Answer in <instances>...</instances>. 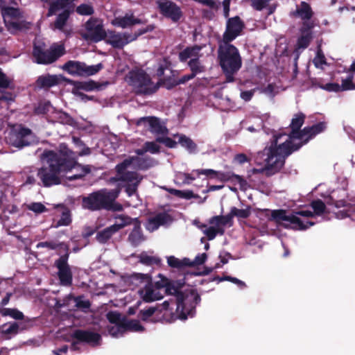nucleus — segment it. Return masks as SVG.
Wrapping results in <instances>:
<instances>
[{
  "instance_id": "obj_1",
  "label": "nucleus",
  "mask_w": 355,
  "mask_h": 355,
  "mask_svg": "<svg viewBox=\"0 0 355 355\" xmlns=\"http://www.w3.org/2000/svg\"><path fill=\"white\" fill-rule=\"evenodd\" d=\"M159 280L154 284L150 282L138 292L141 298L146 302H151L159 300L164 297V293L176 295L177 304L175 312L170 309V302L165 301L162 304L161 311L163 312V318L167 322H173L176 319L186 320L189 317H193L195 314V308L200 302V296L193 288L180 291V284L169 281L162 275H158Z\"/></svg>"
},
{
  "instance_id": "obj_2",
  "label": "nucleus",
  "mask_w": 355,
  "mask_h": 355,
  "mask_svg": "<svg viewBox=\"0 0 355 355\" xmlns=\"http://www.w3.org/2000/svg\"><path fill=\"white\" fill-rule=\"evenodd\" d=\"M41 159L43 167L39 171L38 175L46 187L60 184L62 173L72 169H75L76 173L67 177L70 180L82 178L91 172L90 166L77 163L76 154L64 144L60 146L58 152H44Z\"/></svg>"
},
{
  "instance_id": "obj_3",
  "label": "nucleus",
  "mask_w": 355,
  "mask_h": 355,
  "mask_svg": "<svg viewBox=\"0 0 355 355\" xmlns=\"http://www.w3.org/2000/svg\"><path fill=\"white\" fill-rule=\"evenodd\" d=\"M291 138L286 135L275 136L270 145L266 147L261 153L264 166L249 171V175L256 173L271 175L278 172L283 167L285 158L302 146V143H296L293 145L288 144V139Z\"/></svg>"
},
{
  "instance_id": "obj_4",
  "label": "nucleus",
  "mask_w": 355,
  "mask_h": 355,
  "mask_svg": "<svg viewBox=\"0 0 355 355\" xmlns=\"http://www.w3.org/2000/svg\"><path fill=\"white\" fill-rule=\"evenodd\" d=\"M154 164L151 159H143L138 157H132L125 159L122 163L116 165V175L112 180L119 182V185L125 187L128 196L135 194L137 187L143 179V176L134 169L145 170Z\"/></svg>"
},
{
  "instance_id": "obj_5",
  "label": "nucleus",
  "mask_w": 355,
  "mask_h": 355,
  "mask_svg": "<svg viewBox=\"0 0 355 355\" xmlns=\"http://www.w3.org/2000/svg\"><path fill=\"white\" fill-rule=\"evenodd\" d=\"M311 207L313 212L309 210H302L292 215H288L284 210H275L272 213V217L286 228L303 230L314 225L315 223L312 219L315 216L330 211V208L327 207L321 200L312 202Z\"/></svg>"
},
{
  "instance_id": "obj_6",
  "label": "nucleus",
  "mask_w": 355,
  "mask_h": 355,
  "mask_svg": "<svg viewBox=\"0 0 355 355\" xmlns=\"http://www.w3.org/2000/svg\"><path fill=\"white\" fill-rule=\"evenodd\" d=\"M218 59L227 80L232 81V75L239 70L242 64L238 49L230 43L222 42L218 48Z\"/></svg>"
},
{
  "instance_id": "obj_7",
  "label": "nucleus",
  "mask_w": 355,
  "mask_h": 355,
  "mask_svg": "<svg viewBox=\"0 0 355 355\" xmlns=\"http://www.w3.org/2000/svg\"><path fill=\"white\" fill-rule=\"evenodd\" d=\"M119 193V189L113 191L101 190L90 194L83 200V207L91 210L102 208L119 211L122 207L115 203L114 200Z\"/></svg>"
},
{
  "instance_id": "obj_8",
  "label": "nucleus",
  "mask_w": 355,
  "mask_h": 355,
  "mask_svg": "<svg viewBox=\"0 0 355 355\" xmlns=\"http://www.w3.org/2000/svg\"><path fill=\"white\" fill-rule=\"evenodd\" d=\"M305 116L302 113H298L294 115L291 127L292 132L287 136L292 137L288 139V144L293 145L295 144L302 143V146L305 144L308 141L317 134L323 131L325 125L323 123H318L311 128H305L302 131L298 132L304 123ZM286 135V134H285Z\"/></svg>"
},
{
  "instance_id": "obj_9",
  "label": "nucleus",
  "mask_w": 355,
  "mask_h": 355,
  "mask_svg": "<svg viewBox=\"0 0 355 355\" xmlns=\"http://www.w3.org/2000/svg\"><path fill=\"white\" fill-rule=\"evenodd\" d=\"M19 0H0V7L5 25L8 31L15 34L29 28V23L24 20L21 12L15 8L10 7V3L17 4Z\"/></svg>"
},
{
  "instance_id": "obj_10",
  "label": "nucleus",
  "mask_w": 355,
  "mask_h": 355,
  "mask_svg": "<svg viewBox=\"0 0 355 355\" xmlns=\"http://www.w3.org/2000/svg\"><path fill=\"white\" fill-rule=\"evenodd\" d=\"M44 47L42 42L34 44L33 57L38 64L52 63L64 53V48L62 44H54L49 51H45Z\"/></svg>"
},
{
  "instance_id": "obj_11",
  "label": "nucleus",
  "mask_w": 355,
  "mask_h": 355,
  "mask_svg": "<svg viewBox=\"0 0 355 355\" xmlns=\"http://www.w3.org/2000/svg\"><path fill=\"white\" fill-rule=\"evenodd\" d=\"M43 2L49 4L50 8L47 15L51 16L55 15L57 12L62 10L58 15L56 21L54 24V28L64 31L66 34H69V31L64 29L66 25L67 20L69 17V12L66 8L67 4L71 0H41Z\"/></svg>"
},
{
  "instance_id": "obj_12",
  "label": "nucleus",
  "mask_w": 355,
  "mask_h": 355,
  "mask_svg": "<svg viewBox=\"0 0 355 355\" xmlns=\"http://www.w3.org/2000/svg\"><path fill=\"white\" fill-rule=\"evenodd\" d=\"M128 83L132 85L136 92L141 94H151L158 88L150 80L149 76L141 71L130 72Z\"/></svg>"
},
{
  "instance_id": "obj_13",
  "label": "nucleus",
  "mask_w": 355,
  "mask_h": 355,
  "mask_svg": "<svg viewBox=\"0 0 355 355\" xmlns=\"http://www.w3.org/2000/svg\"><path fill=\"white\" fill-rule=\"evenodd\" d=\"M62 68L71 75L89 76L97 73L103 68V66L101 63L87 65L84 62L71 60L65 63Z\"/></svg>"
},
{
  "instance_id": "obj_14",
  "label": "nucleus",
  "mask_w": 355,
  "mask_h": 355,
  "mask_svg": "<svg viewBox=\"0 0 355 355\" xmlns=\"http://www.w3.org/2000/svg\"><path fill=\"white\" fill-rule=\"evenodd\" d=\"M82 37L89 42H98L106 37L102 21L90 19L85 24V29L81 33Z\"/></svg>"
},
{
  "instance_id": "obj_15",
  "label": "nucleus",
  "mask_w": 355,
  "mask_h": 355,
  "mask_svg": "<svg viewBox=\"0 0 355 355\" xmlns=\"http://www.w3.org/2000/svg\"><path fill=\"white\" fill-rule=\"evenodd\" d=\"M6 141L12 146L22 148L35 142V139L30 130L19 128L8 132Z\"/></svg>"
},
{
  "instance_id": "obj_16",
  "label": "nucleus",
  "mask_w": 355,
  "mask_h": 355,
  "mask_svg": "<svg viewBox=\"0 0 355 355\" xmlns=\"http://www.w3.org/2000/svg\"><path fill=\"white\" fill-rule=\"evenodd\" d=\"M107 318L110 322L108 327V332L110 336L118 338L123 335L125 332V327H123L125 321L122 319L121 315L117 312H109Z\"/></svg>"
},
{
  "instance_id": "obj_17",
  "label": "nucleus",
  "mask_w": 355,
  "mask_h": 355,
  "mask_svg": "<svg viewBox=\"0 0 355 355\" xmlns=\"http://www.w3.org/2000/svg\"><path fill=\"white\" fill-rule=\"evenodd\" d=\"M243 26V23L238 17L230 19L227 22V28L223 35V42L230 43L234 40L240 34Z\"/></svg>"
},
{
  "instance_id": "obj_18",
  "label": "nucleus",
  "mask_w": 355,
  "mask_h": 355,
  "mask_svg": "<svg viewBox=\"0 0 355 355\" xmlns=\"http://www.w3.org/2000/svg\"><path fill=\"white\" fill-rule=\"evenodd\" d=\"M67 81L73 86L71 89L72 94L82 100H86L88 99V98L81 92V90L89 92L95 89L97 87L96 83L92 80L75 82L68 80Z\"/></svg>"
},
{
  "instance_id": "obj_19",
  "label": "nucleus",
  "mask_w": 355,
  "mask_h": 355,
  "mask_svg": "<svg viewBox=\"0 0 355 355\" xmlns=\"http://www.w3.org/2000/svg\"><path fill=\"white\" fill-rule=\"evenodd\" d=\"M160 11L165 16L171 18L173 21H177L181 16V12L179 8L173 2L167 0H159L158 1Z\"/></svg>"
},
{
  "instance_id": "obj_20",
  "label": "nucleus",
  "mask_w": 355,
  "mask_h": 355,
  "mask_svg": "<svg viewBox=\"0 0 355 355\" xmlns=\"http://www.w3.org/2000/svg\"><path fill=\"white\" fill-rule=\"evenodd\" d=\"M67 261V257L64 256L60 257L56 262L59 277L61 283L64 285H69L71 282V273Z\"/></svg>"
},
{
  "instance_id": "obj_21",
  "label": "nucleus",
  "mask_w": 355,
  "mask_h": 355,
  "mask_svg": "<svg viewBox=\"0 0 355 355\" xmlns=\"http://www.w3.org/2000/svg\"><path fill=\"white\" fill-rule=\"evenodd\" d=\"M105 37H107V42L115 48H121L135 39L127 34L115 33L112 31L106 33Z\"/></svg>"
},
{
  "instance_id": "obj_22",
  "label": "nucleus",
  "mask_w": 355,
  "mask_h": 355,
  "mask_svg": "<svg viewBox=\"0 0 355 355\" xmlns=\"http://www.w3.org/2000/svg\"><path fill=\"white\" fill-rule=\"evenodd\" d=\"M349 78L343 77L342 78V84L340 85L337 83H327L324 85H321L320 87L324 90L328 92H340L345 90H351L355 88V84L353 82H351Z\"/></svg>"
},
{
  "instance_id": "obj_23",
  "label": "nucleus",
  "mask_w": 355,
  "mask_h": 355,
  "mask_svg": "<svg viewBox=\"0 0 355 355\" xmlns=\"http://www.w3.org/2000/svg\"><path fill=\"white\" fill-rule=\"evenodd\" d=\"M74 336L79 341L87 343L92 346L100 344L101 336L98 334L88 331H76Z\"/></svg>"
},
{
  "instance_id": "obj_24",
  "label": "nucleus",
  "mask_w": 355,
  "mask_h": 355,
  "mask_svg": "<svg viewBox=\"0 0 355 355\" xmlns=\"http://www.w3.org/2000/svg\"><path fill=\"white\" fill-rule=\"evenodd\" d=\"M171 221L168 215L160 214L154 217L150 218L146 225V229L150 232H153L158 229L160 225L167 224Z\"/></svg>"
},
{
  "instance_id": "obj_25",
  "label": "nucleus",
  "mask_w": 355,
  "mask_h": 355,
  "mask_svg": "<svg viewBox=\"0 0 355 355\" xmlns=\"http://www.w3.org/2000/svg\"><path fill=\"white\" fill-rule=\"evenodd\" d=\"M111 23L115 26L126 28L141 23V21L139 19L135 18L132 14H126L123 17H115L112 20Z\"/></svg>"
},
{
  "instance_id": "obj_26",
  "label": "nucleus",
  "mask_w": 355,
  "mask_h": 355,
  "mask_svg": "<svg viewBox=\"0 0 355 355\" xmlns=\"http://www.w3.org/2000/svg\"><path fill=\"white\" fill-rule=\"evenodd\" d=\"M209 225L215 229L218 234H223L226 226H230V217L226 216H214L209 220Z\"/></svg>"
},
{
  "instance_id": "obj_27",
  "label": "nucleus",
  "mask_w": 355,
  "mask_h": 355,
  "mask_svg": "<svg viewBox=\"0 0 355 355\" xmlns=\"http://www.w3.org/2000/svg\"><path fill=\"white\" fill-rule=\"evenodd\" d=\"M123 223H114L113 225L98 232L96 235V239L98 242L104 243L107 242L113 234L122 228Z\"/></svg>"
},
{
  "instance_id": "obj_28",
  "label": "nucleus",
  "mask_w": 355,
  "mask_h": 355,
  "mask_svg": "<svg viewBox=\"0 0 355 355\" xmlns=\"http://www.w3.org/2000/svg\"><path fill=\"white\" fill-rule=\"evenodd\" d=\"M62 78V76L55 75L42 76L38 78L37 85L41 87H51L58 85Z\"/></svg>"
},
{
  "instance_id": "obj_29",
  "label": "nucleus",
  "mask_w": 355,
  "mask_h": 355,
  "mask_svg": "<svg viewBox=\"0 0 355 355\" xmlns=\"http://www.w3.org/2000/svg\"><path fill=\"white\" fill-rule=\"evenodd\" d=\"M250 207H246L244 209H238L236 207H232L230 212L226 217H230V227L232 225V218L237 217L238 218H246L250 214Z\"/></svg>"
},
{
  "instance_id": "obj_30",
  "label": "nucleus",
  "mask_w": 355,
  "mask_h": 355,
  "mask_svg": "<svg viewBox=\"0 0 355 355\" xmlns=\"http://www.w3.org/2000/svg\"><path fill=\"white\" fill-rule=\"evenodd\" d=\"M201 49L200 46H193L187 48L180 53L179 57L181 61H185L187 59H198L200 56L199 52Z\"/></svg>"
},
{
  "instance_id": "obj_31",
  "label": "nucleus",
  "mask_w": 355,
  "mask_h": 355,
  "mask_svg": "<svg viewBox=\"0 0 355 355\" xmlns=\"http://www.w3.org/2000/svg\"><path fill=\"white\" fill-rule=\"evenodd\" d=\"M295 15L302 19H309L313 15L310 6L304 1H302L300 6L297 8Z\"/></svg>"
},
{
  "instance_id": "obj_32",
  "label": "nucleus",
  "mask_w": 355,
  "mask_h": 355,
  "mask_svg": "<svg viewBox=\"0 0 355 355\" xmlns=\"http://www.w3.org/2000/svg\"><path fill=\"white\" fill-rule=\"evenodd\" d=\"M193 78H194V76L192 73H191L190 75L184 76L181 78H179V79H175V78H170L167 80H164L162 84L166 88L171 89L175 85H178L180 84H184L186 82L189 81V80H191Z\"/></svg>"
},
{
  "instance_id": "obj_33",
  "label": "nucleus",
  "mask_w": 355,
  "mask_h": 355,
  "mask_svg": "<svg viewBox=\"0 0 355 355\" xmlns=\"http://www.w3.org/2000/svg\"><path fill=\"white\" fill-rule=\"evenodd\" d=\"M128 281L135 286H145L150 282V278L147 275L135 274L128 279Z\"/></svg>"
},
{
  "instance_id": "obj_34",
  "label": "nucleus",
  "mask_w": 355,
  "mask_h": 355,
  "mask_svg": "<svg viewBox=\"0 0 355 355\" xmlns=\"http://www.w3.org/2000/svg\"><path fill=\"white\" fill-rule=\"evenodd\" d=\"M144 240V236L141 232V228L139 225H135L134 229L129 235V241L134 245H139Z\"/></svg>"
},
{
  "instance_id": "obj_35",
  "label": "nucleus",
  "mask_w": 355,
  "mask_h": 355,
  "mask_svg": "<svg viewBox=\"0 0 355 355\" xmlns=\"http://www.w3.org/2000/svg\"><path fill=\"white\" fill-rule=\"evenodd\" d=\"M175 138L178 139V141L184 148H186L190 153H194L196 150V145L193 143V141L185 137L184 135H176Z\"/></svg>"
},
{
  "instance_id": "obj_36",
  "label": "nucleus",
  "mask_w": 355,
  "mask_h": 355,
  "mask_svg": "<svg viewBox=\"0 0 355 355\" xmlns=\"http://www.w3.org/2000/svg\"><path fill=\"white\" fill-rule=\"evenodd\" d=\"M198 176H196L195 170L191 173H185L182 172L177 173L175 178L178 181L181 182L182 184H189L192 181L195 180Z\"/></svg>"
},
{
  "instance_id": "obj_37",
  "label": "nucleus",
  "mask_w": 355,
  "mask_h": 355,
  "mask_svg": "<svg viewBox=\"0 0 355 355\" xmlns=\"http://www.w3.org/2000/svg\"><path fill=\"white\" fill-rule=\"evenodd\" d=\"M0 329L3 334L10 337L17 334L19 326L16 322H12L3 324Z\"/></svg>"
},
{
  "instance_id": "obj_38",
  "label": "nucleus",
  "mask_w": 355,
  "mask_h": 355,
  "mask_svg": "<svg viewBox=\"0 0 355 355\" xmlns=\"http://www.w3.org/2000/svg\"><path fill=\"white\" fill-rule=\"evenodd\" d=\"M311 39V34L309 29L302 31V35L298 39L297 46V49H305L309 44Z\"/></svg>"
},
{
  "instance_id": "obj_39",
  "label": "nucleus",
  "mask_w": 355,
  "mask_h": 355,
  "mask_svg": "<svg viewBox=\"0 0 355 355\" xmlns=\"http://www.w3.org/2000/svg\"><path fill=\"white\" fill-rule=\"evenodd\" d=\"M167 263L169 266L177 268H180L184 266L190 265V261L188 259L180 260L173 256L167 257Z\"/></svg>"
},
{
  "instance_id": "obj_40",
  "label": "nucleus",
  "mask_w": 355,
  "mask_h": 355,
  "mask_svg": "<svg viewBox=\"0 0 355 355\" xmlns=\"http://www.w3.org/2000/svg\"><path fill=\"white\" fill-rule=\"evenodd\" d=\"M149 131L156 134H163L165 132L166 128L157 118L153 117Z\"/></svg>"
},
{
  "instance_id": "obj_41",
  "label": "nucleus",
  "mask_w": 355,
  "mask_h": 355,
  "mask_svg": "<svg viewBox=\"0 0 355 355\" xmlns=\"http://www.w3.org/2000/svg\"><path fill=\"white\" fill-rule=\"evenodd\" d=\"M123 327H125V332L127 331H142L144 329L139 322L137 320L125 321Z\"/></svg>"
},
{
  "instance_id": "obj_42",
  "label": "nucleus",
  "mask_w": 355,
  "mask_h": 355,
  "mask_svg": "<svg viewBox=\"0 0 355 355\" xmlns=\"http://www.w3.org/2000/svg\"><path fill=\"white\" fill-rule=\"evenodd\" d=\"M189 66L191 70V73L195 76L205 70V67L200 64L198 59H192L189 62Z\"/></svg>"
},
{
  "instance_id": "obj_43",
  "label": "nucleus",
  "mask_w": 355,
  "mask_h": 355,
  "mask_svg": "<svg viewBox=\"0 0 355 355\" xmlns=\"http://www.w3.org/2000/svg\"><path fill=\"white\" fill-rule=\"evenodd\" d=\"M3 316H10L14 319L19 320L23 318V313L15 309H3L1 311Z\"/></svg>"
},
{
  "instance_id": "obj_44",
  "label": "nucleus",
  "mask_w": 355,
  "mask_h": 355,
  "mask_svg": "<svg viewBox=\"0 0 355 355\" xmlns=\"http://www.w3.org/2000/svg\"><path fill=\"white\" fill-rule=\"evenodd\" d=\"M159 147L155 142H146L144 145L143 150L137 151L138 154H141L145 152H149L150 153H156L159 152Z\"/></svg>"
},
{
  "instance_id": "obj_45",
  "label": "nucleus",
  "mask_w": 355,
  "mask_h": 355,
  "mask_svg": "<svg viewBox=\"0 0 355 355\" xmlns=\"http://www.w3.org/2000/svg\"><path fill=\"white\" fill-rule=\"evenodd\" d=\"M313 63L315 67L319 69H323L324 66L327 64L324 55L320 49L318 50L316 55L313 59Z\"/></svg>"
},
{
  "instance_id": "obj_46",
  "label": "nucleus",
  "mask_w": 355,
  "mask_h": 355,
  "mask_svg": "<svg viewBox=\"0 0 355 355\" xmlns=\"http://www.w3.org/2000/svg\"><path fill=\"white\" fill-rule=\"evenodd\" d=\"M229 181H230L234 185H238L239 189L241 190H245L247 188V182L239 175H230V180Z\"/></svg>"
},
{
  "instance_id": "obj_47",
  "label": "nucleus",
  "mask_w": 355,
  "mask_h": 355,
  "mask_svg": "<svg viewBox=\"0 0 355 355\" xmlns=\"http://www.w3.org/2000/svg\"><path fill=\"white\" fill-rule=\"evenodd\" d=\"M199 228L207 236L209 240H213L218 234L215 231V229H214L211 225L207 227L205 225H202L199 226Z\"/></svg>"
},
{
  "instance_id": "obj_48",
  "label": "nucleus",
  "mask_w": 355,
  "mask_h": 355,
  "mask_svg": "<svg viewBox=\"0 0 355 355\" xmlns=\"http://www.w3.org/2000/svg\"><path fill=\"white\" fill-rule=\"evenodd\" d=\"M26 207L35 214H41L46 211L45 206L41 202H31L27 205Z\"/></svg>"
},
{
  "instance_id": "obj_49",
  "label": "nucleus",
  "mask_w": 355,
  "mask_h": 355,
  "mask_svg": "<svg viewBox=\"0 0 355 355\" xmlns=\"http://www.w3.org/2000/svg\"><path fill=\"white\" fill-rule=\"evenodd\" d=\"M152 118L150 116L142 117L137 121L136 124L143 130H149L152 123Z\"/></svg>"
},
{
  "instance_id": "obj_50",
  "label": "nucleus",
  "mask_w": 355,
  "mask_h": 355,
  "mask_svg": "<svg viewBox=\"0 0 355 355\" xmlns=\"http://www.w3.org/2000/svg\"><path fill=\"white\" fill-rule=\"evenodd\" d=\"M140 261L144 264L150 265L153 263H158L159 259L156 257L150 256L144 252L140 255Z\"/></svg>"
},
{
  "instance_id": "obj_51",
  "label": "nucleus",
  "mask_w": 355,
  "mask_h": 355,
  "mask_svg": "<svg viewBox=\"0 0 355 355\" xmlns=\"http://www.w3.org/2000/svg\"><path fill=\"white\" fill-rule=\"evenodd\" d=\"M12 80L6 76L0 69V89L8 88L11 84Z\"/></svg>"
},
{
  "instance_id": "obj_52",
  "label": "nucleus",
  "mask_w": 355,
  "mask_h": 355,
  "mask_svg": "<svg viewBox=\"0 0 355 355\" xmlns=\"http://www.w3.org/2000/svg\"><path fill=\"white\" fill-rule=\"evenodd\" d=\"M76 11L80 15H89L93 12V9L92 6L88 4H82L76 8Z\"/></svg>"
},
{
  "instance_id": "obj_53",
  "label": "nucleus",
  "mask_w": 355,
  "mask_h": 355,
  "mask_svg": "<svg viewBox=\"0 0 355 355\" xmlns=\"http://www.w3.org/2000/svg\"><path fill=\"white\" fill-rule=\"evenodd\" d=\"M71 223V216L68 210L62 212L61 218L58 222V226L68 225Z\"/></svg>"
},
{
  "instance_id": "obj_54",
  "label": "nucleus",
  "mask_w": 355,
  "mask_h": 355,
  "mask_svg": "<svg viewBox=\"0 0 355 355\" xmlns=\"http://www.w3.org/2000/svg\"><path fill=\"white\" fill-rule=\"evenodd\" d=\"M195 173L196 176L198 178L200 175H203L208 178H214V176L216 174V171L213 169H197L195 170Z\"/></svg>"
},
{
  "instance_id": "obj_55",
  "label": "nucleus",
  "mask_w": 355,
  "mask_h": 355,
  "mask_svg": "<svg viewBox=\"0 0 355 355\" xmlns=\"http://www.w3.org/2000/svg\"><path fill=\"white\" fill-rule=\"evenodd\" d=\"M207 254H205V253L199 254L196 257L194 261L192 263L190 262L189 266L202 264L203 263L205 262V261L207 260Z\"/></svg>"
},
{
  "instance_id": "obj_56",
  "label": "nucleus",
  "mask_w": 355,
  "mask_h": 355,
  "mask_svg": "<svg viewBox=\"0 0 355 355\" xmlns=\"http://www.w3.org/2000/svg\"><path fill=\"white\" fill-rule=\"evenodd\" d=\"M157 141L159 142L163 143L166 146L169 148H175L176 146L177 142L175 141H173L171 138L168 137H164V138H157Z\"/></svg>"
},
{
  "instance_id": "obj_57",
  "label": "nucleus",
  "mask_w": 355,
  "mask_h": 355,
  "mask_svg": "<svg viewBox=\"0 0 355 355\" xmlns=\"http://www.w3.org/2000/svg\"><path fill=\"white\" fill-rule=\"evenodd\" d=\"M214 178L217 179L221 182H227L230 180V175L220 171H216V174Z\"/></svg>"
},
{
  "instance_id": "obj_58",
  "label": "nucleus",
  "mask_w": 355,
  "mask_h": 355,
  "mask_svg": "<svg viewBox=\"0 0 355 355\" xmlns=\"http://www.w3.org/2000/svg\"><path fill=\"white\" fill-rule=\"evenodd\" d=\"M58 118L57 121L62 123H68L71 121V118L64 112H58L57 113Z\"/></svg>"
},
{
  "instance_id": "obj_59",
  "label": "nucleus",
  "mask_w": 355,
  "mask_h": 355,
  "mask_svg": "<svg viewBox=\"0 0 355 355\" xmlns=\"http://www.w3.org/2000/svg\"><path fill=\"white\" fill-rule=\"evenodd\" d=\"M249 160V158H248V157L243 153L236 155L234 158V161L240 164L248 162Z\"/></svg>"
},
{
  "instance_id": "obj_60",
  "label": "nucleus",
  "mask_w": 355,
  "mask_h": 355,
  "mask_svg": "<svg viewBox=\"0 0 355 355\" xmlns=\"http://www.w3.org/2000/svg\"><path fill=\"white\" fill-rule=\"evenodd\" d=\"M267 0H253L252 5L257 10H261L267 6Z\"/></svg>"
},
{
  "instance_id": "obj_61",
  "label": "nucleus",
  "mask_w": 355,
  "mask_h": 355,
  "mask_svg": "<svg viewBox=\"0 0 355 355\" xmlns=\"http://www.w3.org/2000/svg\"><path fill=\"white\" fill-rule=\"evenodd\" d=\"M197 196L190 190L182 191L179 198L184 199H191L192 198H196Z\"/></svg>"
},
{
  "instance_id": "obj_62",
  "label": "nucleus",
  "mask_w": 355,
  "mask_h": 355,
  "mask_svg": "<svg viewBox=\"0 0 355 355\" xmlns=\"http://www.w3.org/2000/svg\"><path fill=\"white\" fill-rule=\"evenodd\" d=\"M254 92L252 90L245 91L241 93V97L245 101H250L252 97Z\"/></svg>"
},
{
  "instance_id": "obj_63",
  "label": "nucleus",
  "mask_w": 355,
  "mask_h": 355,
  "mask_svg": "<svg viewBox=\"0 0 355 355\" xmlns=\"http://www.w3.org/2000/svg\"><path fill=\"white\" fill-rule=\"evenodd\" d=\"M76 302L78 307L87 309L89 306V302L87 300H82L80 298H78L76 300Z\"/></svg>"
},
{
  "instance_id": "obj_64",
  "label": "nucleus",
  "mask_w": 355,
  "mask_h": 355,
  "mask_svg": "<svg viewBox=\"0 0 355 355\" xmlns=\"http://www.w3.org/2000/svg\"><path fill=\"white\" fill-rule=\"evenodd\" d=\"M275 87L272 85H268L266 88L263 89V93L268 95V96H272L274 95Z\"/></svg>"
}]
</instances>
